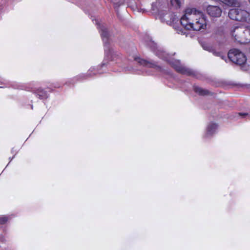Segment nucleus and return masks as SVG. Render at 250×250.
Segmentation results:
<instances>
[{"label":"nucleus","instance_id":"1","mask_svg":"<svg viewBox=\"0 0 250 250\" xmlns=\"http://www.w3.org/2000/svg\"><path fill=\"white\" fill-rule=\"evenodd\" d=\"M181 25L185 29L200 31L207 27L206 20L202 12L195 8H187L180 20Z\"/></svg>","mask_w":250,"mask_h":250},{"label":"nucleus","instance_id":"2","mask_svg":"<svg viewBox=\"0 0 250 250\" xmlns=\"http://www.w3.org/2000/svg\"><path fill=\"white\" fill-rule=\"evenodd\" d=\"M233 39L240 43H247L250 42V27L236 26L231 31Z\"/></svg>","mask_w":250,"mask_h":250},{"label":"nucleus","instance_id":"3","mask_svg":"<svg viewBox=\"0 0 250 250\" xmlns=\"http://www.w3.org/2000/svg\"><path fill=\"white\" fill-rule=\"evenodd\" d=\"M228 16L232 20L250 24V14L240 7L230 9Z\"/></svg>","mask_w":250,"mask_h":250},{"label":"nucleus","instance_id":"4","mask_svg":"<svg viewBox=\"0 0 250 250\" xmlns=\"http://www.w3.org/2000/svg\"><path fill=\"white\" fill-rule=\"evenodd\" d=\"M228 56L231 62L239 65L244 64L247 61L245 54L237 49H230L228 52Z\"/></svg>","mask_w":250,"mask_h":250},{"label":"nucleus","instance_id":"5","mask_svg":"<svg viewBox=\"0 0 250 250\" xmlns=\"http://www.w3.org/2000/svg\"><path fill=\"white\" fill-rule=\"evenodd\" d=\"M169 63L179 73L188 76H191L194 74V72L192 70L183 67L178 61H172L170 62Z\"/></svg>","mask_w":250,"mask_h":250},{"label":"nucleus","instance_id":"6","mask_svg":"<svg viewBox=\"0 0 250 250\" xmlns=\"http://www.w3.org/2000/svg\"><path fill=\"white\" fill-rule=\"evenodd\" d=\"M134 60L137 62L139 64L144 66L148 67L149 68H154L157 69L159 71H162V67L157 65L156 62H151L147 61L146 60L141 59L139 57H135Z\"/></svg>","mask_w":250,"mask_h":250},{"label":"nucleus","instance_id":"7","mask_svg":"<svg viewBox=\"0 0 250 250\" xmlns=\"http://www.w3.org/2000/svg\"><path fill=\"white\" fill-rule=\"evenodd\" d=\"M208 15L213 17H219L222 14L221 9L217 6L209 5L207 8Z\"/></svg>","mask_w":250,"mask_h":250},{"label":"nucleus","instance_id":"8","mask_svg":"<svg viewBox=\"0 0 250 250\" xmlns=\"http://www.w3.org/2000/svg\"><path fill=\"white\" fill-rule=\"evenodd\" d=\"M34 93L41 100L46 99L48 97L47 92L42 88H39L34 90Z\"/></svg>","mask_w":250,"mask_h":250},{"label":"nucleus","instance_id":"9","mask_svg":"<svg viewBox=\"0 0 250 250\" xmlns=\"http://www.w3.org/2000/svg\"><path fill=\"white\" fill-rule=\"evenodd\" d=\"M193 90L195 91V92L198 93L199 95L201 96L212 95V93L210 92L208 90L204 89L198 86H193Z\"/></svg>","mask_w":250,"mask_h":250},{"label":"nucleus","instance_id":"10","mask_svg":"<svg viewBox=\"0 0 250 250\" xmlns=\"http://www.w3.org/2000/svg\"><path fill=\"white\" fill-rule=\"evenodd\" d=\"M218 127L217 124L214 123H210L208 125L207 128V132L208 134L211 135L215 131Z\"/></svg>","mask_w":250,"mask_h":250},{"label":"nucleus","instance_id":"11","mask_svg":"<svg viewBox=\"0 0 250 250\" xmlns=\"http://www.w3.org/2000/svg\"><path fill=\"white\" fill-rule=\"evenodd\" d=\"M101 36L103 41L105 43H107L108 41L109 33L107 29L105 28H102L100 31Z\"/></svg>","mask_w":250,"mask_h":250},{"label":"nucleus","instance_id":"12","mask_svg":"<svg viewBox=\"0 0 250 250\" xmlns=\"http://www.w3.org/2000/svg\"><path fill=\"white\" fill-rule=\"evenodd\" d=\"M9 220V217L7 216L2 215L0 216V224L4 225Z\"/></svg>","mask_w":250,"mask_h":250},{"label":"nucleus","instance_id":"13","mask_svg":"<svg viewBox=\"0 0 250 250\" xmlns=\"http://www.w3.org/2000/svg\"><path fill=\"white\" fill-rule=\"evenodd\" d=\"M170 3L173 6L176 8H179L181 5V2L180 0H171Z\"/></svg>","mask_w":250,"mask_h":250},{"label":"nucleus","instance_id":"14","mask_svg":"<svg viewBox=\"0 0 250 250\" xmlns=\"http://www.w3.org/2000/svg\"><path fill=\"white\" fill-rule=\"evenodd\" d=\"M166 53L165 52L161 51H158L156 52V55H157L159 58L163 59L166 60L167 58L165 57Z\"/></svg>","mask_w":250,"mask_h":250},{"label":"nucleus","instance_id":"15","mask_svg":"<svg viewBox=\"0 0 250 250\" xmlns=\"http://www.w3.org/2000/svg\"><path fill=\"white\" fill-rule=\"evenodd\" d=\"M52 86L55 88H58L61 86V84L59 83H53Z\"/></svg>","mask_w":250,"mask_h":250},{"label":"nucleus","instance_id":"16","mask_svg":"<svg viewBox=\"0 0 250 250\" xmlns=\"http://www.w3.org/2000/svg\"><path fill=\"white\" fill-rule=\"evenodd\" d=\"M248 115V114L247 113H239V115L243 117H244L247 116Z\"/></svg>","mask_w":250,"mask_h":250},{"label":"nucleus","instance_id":"17","mask_svg":"<svg viewBox=\"0 0 250 250\" xmlns=\"http://www.w3.org/2000/svg\"><path fill=\"white\" fill-rule=\"evenodd\" d=\"M4 240L3 237L2 235L0 234V242H3Z\"/></svg>","mask_w":250,"mask_h":250},{"label":"nucleus","instance_id":"18","mask_svg":"<svg viewBox=\"0 0 250 250\" xmlns=\"http://www.w3.org/2000/svg\"><path fill=\"white\" fill-rule=\"evenodd\" d=\"M214 54H215V55L216 56H219L220 55V53L219 52H215Z\"/></svg>","mask_w":250,"mask_h":250},{"label":"nucleus","instance_id":"19","mask_svg":"<svg viewBox=\"0 0 250 250\" xmlns=\"http://www.w3.org/2000/svg\"><path fill=\"white\" fill-rule=\"evenodd\" d=\"M114 55H116V54H113V57H113L112 60H115L114 59V57H113V56H114Z\"/></svg>","mask_w":250,"mask_h":250},{"label":"nucleus","instance_id":"20","mask_svg":"<svg viewBox=\"0 0 250 250\" xmlns=\"http://www.w3.org/2000/svg\"><path fill=\"white\" fill-rule=\"evenodd\" d=\"M81 79V77H79L78 78H77V80H80Z\"/></svg>","mask_w":250,"mask_h":250},{"label":"nucleus","instance_id":"21","mask_svg":"<svg viewBox=\"0 0 250 250\" xmlns=\"http://www.w3.org/2000/svg\"><path fill=\"white\" fill-rule=\"evenodd\" d=\"M234 0H232V4L234 3Z\"/></svg>","mask_w":250,"mask_h":250},{"label":"nucleus","instance_id":"22","mask_svg":"<svg viewBox=\"0 0 250 250\" xmlns=\"http://www.w3.org/2000/svg\"><path fill=\"white\" fill-rule=\"evenodd\" d=\"M117 56L118 57H120V55H118H118H117Z\"/></svg>","mask_w":250,"mask_h":250},{"label":"nucleus","instance_id":"23","mask_svg":"<svg viewBox=\"0 0 250 250\" xmlns=\"http://www.w3.org/2000/svg\"><path fill=\"white\" fill-rule=\"evenodd\" d=\"M86 76H84L83 77V78H85V77H86Z\"/></svg>","mask_w":250,"mask_h":250},{"label":"nucleus","instance_id":"24","mask_svg":"<svg viewBox=\"0 0 250 250\" xmlns=\"http://www.w3.org/2000/svg\"><path fill=\"white\" fill-rule=\"evenodd\" d=\"M249 2H250V0H249Z\"/></svg>","mask_w":250,"mask_h":250}]
</instances>
